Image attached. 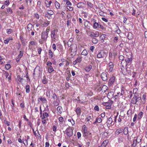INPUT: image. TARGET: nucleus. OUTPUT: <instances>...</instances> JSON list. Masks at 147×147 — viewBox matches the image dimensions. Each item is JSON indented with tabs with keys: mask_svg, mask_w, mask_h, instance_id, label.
<instances>
[{
	"mask_svg": "<svg viewBox=\"0 0 147 147\" xmlns=\"http://www.w3.org/2000/svg\"><path fill=\"white\" fill-rule=\"evenodd\" d=\"M123 131V129L121 128H119L115 131V134L117 135H118L120 134Z\"/></svg>",
	"mask_w": 147,
	"mask_h": 147,
	"instance_id": "obj_17",
	"label": "nucleus"
},
{
	"mask_svg": "<svg viewBox=\"0 0 147 147\" xmlns=\"http://www.w3.org/2000/svg\"><path fill=\"white\" fill-rule=\"evenodd\" d=\"M42 51V49L41 47H39L37 49V51L39 54L40 55L41 53V52Z\"/></svg>",
	"mask_w": 147,
	"mask_h": 147,
	"instance_id": "obj_56",
	"label": "nucleus"
},
{
	"mask_svg": "<svg viewBox=\"0 0 147 147\" xmlns=\"http://www.w3.org/2000/svg\"><path fill=\"white\" fill-rule=\"evenodd\" d=\"M9 1L6 0L5 1L4 5L7 6L9 5Z\"/></svg>",
	"mask_w": 147,
	"mask_h": 147,
	"instance_id": "obj_60",
	"label": "nucleus"
},
{
	"mask_svg": "<svg viewBox=\"0 0 147 147\" xmlns=\"http://www.w3.org/2000/svg\"><path fill=\"white\" fill-rule=\"evenodd\" d=\"M58 50L61 52L63 51V47L61 45L59 44L57 45Z\"/></svg>",
	"mask_w": 147,
	"mask_h": 147,
	"instance_id": "obj_19",
	"label": "nucleus"
},
{
	"mask_svg": "<svg viewBox=\"0 0 147 147\" xmlns=\"http://www.w3.org/2000/svg\"><path fill=\"white\" fill-rule=\"evenodd\" d=\"M45 109L43 111V113L42 114V117H40L41 118H42L43 119H46L49 116V114L45 112Z\"/></svg>",
	"mask_w": 147,
	"mask_h": 147,
	"instance_id": "obj_12",
	"label": "nucleus"
},
{
	"mask_svg": "<svg viewBox=\"0 0 147 147\" xmlns=\"http://www.w3.org/2000/svg\"><path fill=\"white\" fill-rule=\"evenodd\" d=\"M138 90V88H134L133 92V93L134 95H136L137 94V92Z\"/></svg>",
	"mask_w": 147,
	"mask_h": 147,
	"instance_id": "obj_40",
	"label": "nucleus"
},
{
	"mask_svg": "<svg viewBox=\"0 0 147 147\" xmlns=\"http://www.w3.org/2000/svg\"><path fill=\"white\" fill-rule=\"evenodd\" d=\"M13 32L12 29L10 28L7 29L6 30V33L8 34H10Z\"/></svg>",
	"mask_w": 147,
	"mask_h": 147,
	"instance_id": "obj_45",
	"label": "nucleus"
},
{
	"mask_svg": "<svg viewBox=\"0 0 147 147\" xmlns=\"http://www.w3.org/2000/svg\"><path fill=\"white\" fill-rule=\"evenodd\" d=\"M62 107L60 106H59L57 109V111L58 112V113L61 114L62 113Z\"/></svg>",
	"mask_w": 147,
	"mask_h": 147,
	"instance_id": "obj_23",
	"label": "nucleus"
},
{
	"mask_svg": "<svg viewBox=\"0 0 147 147\" xmlns=\"http://www.w3.org/2000/svg\"><path fill=\"white\" fill-rule=\"evenodd\" d=\"M47 3L46 2V4H47L46 6L47 7H49L50 6L51 4L52 3V1H47Z\"/></svg>",
	"mask_w": 147,
	"mask_h": 147,
	"instance_id": "obj_53",
	"label": "nucleus"
},
{
	"mask_svg": "<svg viewBox=\"0 0 147 147\" xmlns=\"http://www.w3.org/2000/svg\"><path fill=\"white\" fill-rule=\"evenodd\" d=\"M116 80L115 77L113 76L111 77L109 79L108 83V86H113Z\"/></svg>",
	"mask_w": 147,
	"mask_h": 147,
	"instance_id": "obj_6",
	"label": "nucleus"
},
{
	"mask_svg": "<svg viewBox=\"0 0 147 147\" xmlns=\"http://www.w3.org/2000/svg\"><path fill=\"white\" fill-rule=\"evenodd\" d=\"M102 121V119L100 117H97L96 120L95 121L94 123V124H95L96 123H100Z\"/></svg>",
	"mask_w": 147,
	"mask_h": 147,
	"instance_id": "obj_28",
	"label": "nucleus"
},
{
	"mask_svg": "<svg viewBox=\"0 0 147 147\" xmlns=\"http://www.w3.org/2000/svg\"><path fill=\"white\" fill-rule=\"evenodd\" d=\"M48 71L49 73H51L53 71H54V70L52 66L49 67L48 68Z\"/></svg>",
	"mask_w": 147,
	"mask_h": 147,
	"instance_id": "obj_39",
	"label": "nucleus"
},
{
	"mask_svg": "<svg viewBox=\"0 0 147 147\" xmlns=\"http://www.w3.org/2000/svg\"><path fill=\"white\" fill-rule=\"evenodd\" d=\"M39 99L40 100L45 103L47 101V99L45 98H42L41 97H40Z\"/></svg>",
	"mask_w": 147,
	"mask_h": 147,
	"instance_id": "obj_46",
	"label": "nucleus"
},
{
	"mask_svg": "<svg viewBox=\"0 0 147 147\" xmlns=\"http://www.w3.org/2000/svg\"><path fill=\"white\" fill-rule=\"evenodd\" d=\"M107 96L109 98H111L113 96V94L111 92H109L107 94Z\"/></svg>",
	"mask_w": 147,
	"mask_h": 147,
	"instance_id": "obj_36",
	"label": "nucleus"
},
{
	"mask_svg": "<svg viewBox=\"0 0 147 147\" xmlns=\"http://www.w3.org/2000/svg\"><path fill=\"white\" fill-rule=\"evenodd\" d=\"M123 133L124 135H127L128 132V127H125L124 129H123Z\"/></svg>",
	"mask_w": 147,
	"mask_h": 147,
	"instance_id": "obj_26",
	"label": "nucleus"
},
{
	"mask_svg": "<svg viewBox=\"0 0 147 147\" xmlns=\"http://www.w3.org/2000/svg\"><path fill=\"white\" fill-rule=\"evenodd\" d=\"M50 23V21L46 20L42 24L43 27H46Z\"/></svg>",
	"mask_w": 147,
	"mask_h": 147,
	"instance_id": "obj_20",
	"label": "nucleus"
},
{
	"mask_svg": "<svg viewBox=\"0 0 147 147\" xmlns=\"http://www.w3.org/2000/svg\"><path fill=\"white\" fill-rule=\"evenodd\" d=\"M114 66V64L112 62H110L109 63L108 67L110 72H111L113 71Z\"/></svg>",
	"mask_w": 147,
	"mask_h": 147,
	"instance_id": "obj_11",
	"label": "nucleus"
},
{
	"mask_svg": "<svg viewBox=\"0 0 147 147\" xmlns=\"http://www.w3.org/2000/svg\"><path fill=\"white\" fill-rule=\"evenodd\" d=\"M59 121L60 122V124H62L64 121V119L63 117H61L58 118Z\"/></svg>",
	"mask_w": 147,
	"mask_h": 147,
	"instance_id": "obj_37",
	"label": "nucleus"
},
{
	"mask_svg": "<svg viewBox=\"0 0 147 147\" xmlns=\"http://www.w3.org/2000/svg\"><path fill=\"white\" fill-rule=\"evenodd\" d=\"M101 77L102 80L105 81L107 80V74L105 72H103L101 74Z\"/></svg>",
	"mask_w": 147,
	"mask_h": 147,
	"instance_id": "obj_10",
	"label": "nucleus"
},
{
	"mask_svg": "<svg viewBox=\"0 0 147 147\" xmlns=\"http://www.w3.org/2000/svg\"><path fill=\"white\" fill-rule=\"evenodd\" d=\"M143 113L142 112H140L138 115V118L139 119H141L143 115Z\"/></svg>",
	"mask_w": 147,
	"mask_h": 147,
	"instance_id": "obj_43",
	"label": "nucleus"
},
{
	"mask_svg": "<svg viewBox=\"0 0 147 147\" xmlns=\"http://www.w3.org/2000/svg\"><path fill=\"white\" fill-rule=\"evenodd\" d=\"M2 71L3 74L4 75L6 78H7L8 77V76L9 75V73L8 72L4 71V70H3Z\"/></svg>",
	"mask_w": 147,
	"mask_h": 147,
	"instance_id": "obj_44",
	"label": "nucleus"
},
{
	"mask_svg": "<svg viewBox=\"0 0 147 147\" xmlns=\"http://www.w3.org/2000/svg\"><path fill=\"white\" fill-rule=\"evenodd\" d=\"M46 93L47 96L48 97V98H49L50 97V91L48 89H47V92H46Z\"/></svg>",
	"mask_w": 147,
	"mask_h": 147,
	"instance_id": "obj_50",
	"label": "nucleus"
},
{
	"mask_svg": "<svg viewBox=\"0 0 147 147\" xmlns=\"http://www.w3.org/2000/svg\"><path fill=\"white\" fill-rule=\"evenodd\" d=\"M130 57H127L125 59V60L126 63L125 64L126 66H127L128 64L131 62L132 60V57L131 55Z\"/></svg>",
	"mask_w": 147,
	"mask_h": 147,
	"instance_id": "obj_9",
	"label": "nucleus"
},
{
	"mask_svg": "<svg viewBox=\"0 0 147 147\" xmlns=\"http://www.w3.org/2000/svg\"><path fill=\"white\" fill-rule=\"evenodd\" d=\"M46 13H48L49 14V15H53L54 13V12L53 11L50 10H47Z\"/></svg>",
	"mask_w": 147,
	"mask_h": 147,
	"instance_id": "obj_48",
	"label": "nucleus"
},
{
	"mask_svg": "<svg viewBox=\"0 0 147 147\" xmlns=\"http://www.w3.org/2000/svg\"><path fill=\"white\" fill-rule=\"evenodd\" d=\"M51 16V15H50L49 14L47 13H45V16L49 20L50 19L52 18Z\"/></svg>",
	"mask_w": 147,
	"mask_h": 147,
	"instance_id": "obj_41",
	"label": "nucleus"
},
{
	"mask_svg": "<svg viewBox=\"0 0 147 147\" xmlns=\"http://www.w3.org/2000/svg\"><path fill=\"white\" fill-rule=\"evenodd\" d=\"M33 27V25L31 23H29L27 25V29L29 31L32 30V29Z\"/></svg>",
	"mask_w": 147,
	"mask_h": 147,
	"instance_id": "obj_18",
	"label": "nucleus"
},
{
	"mask_svg": "<svg viewBox=\"0 0 147 147\" xmlns=\"http://www.w3.org/2000/svg\"><path fill=\"white\" fill-rule=\"evenodd\" d=\"M113 122L112 119L111 117H109L107 119V123L109 125L111 124Z\"/></svg>",
	"mask_w": 147,
	"mask_h": 147,
	"instance_id": "obj_21",
	"label": "nucleus"
},
{
	"mask_svg": "<svg viewBox=\"0 0 147 147\" xmlns=\"http://www.w3.org/2000/svg\"><path fill=\"white\" fill-rule=\"evenodd\" d=\"M92 66L91 65H88L85 69V70L87 71H89L92 69Z\"/></svg>",
	"mask_w": 147,
	"mask_h": 147,
	"instance_id": "obj_31",
	"label": "nucleus"
},
{
	"mask_svg": "<svg viewBox=\"0 0 147 147\" xmlns=\"http://www.w3.org/2000/svg\"><path fill=\"white\" fill-rule=\"evenodd\" d=\"M19 53V54L18 56V57L21 58L23 55V52L20 51Z\"/></svg>",
	"mask_w": 147,
	"mask_h": 147,
	"instance_id": "obj_54",
	"label": "nucleus"
},
{
	"mask_svg": "<svg viewBox=\"0 0 147 147\" xmlns=\"http://www.w3.org/2000/svg\"><path fill=\"white\" fill-rule=\"evenodd\" d=\"M64 134H65L67 136L69 137L71 136L73 134V130L70 127L67 128L65 131H63Z\"/></svg>",
	"mask_w": 147,
	"mask_h": 147,
	"instance_id": "obj_4",
	"label": "nucleus"
},
{
	"mask_svg": "<svg viewBox=\"0 0 147 147\" xmlns=\"http://www.w3.org/2000/svg\"><path fill=\"white\" fill-rule=\"evenodd\" d=\"M88 53L86 49H84L83 50V51L81 53V54L82 55L86 56L87 55Z\"/></svg>",
	"mask_w": 147,
	"mask_h": 147,
	"instance_id": "obj_42",
	"label": "nucleus"
},
{
	"mask_svg": "<svg viewBox=\"0 0 147 147\" xmlns=\"http://www.w3.org/2000/svg\"><path fill=\"white\" fill-rule=\"evenodd\" d=\"M17 80L19 82H20L22 80H23V78H21L20 76L18 75L17 77Z\"/></svg>",
	"mask_w": 147,
	"mask_h": 147,
	"instance_id": "obj_49",
	"label": "nucleus"
},
{
	"mask_svg": "<svg viewBox=\"0 0 147 147\" xmlns=\"http://www.w3.org/2000/svg\"><path fill=\"white\" fill-rule=\"evenodd\" d=\"M68 121L69 122H70L71 123L72 125H74L75 124L74 121L73 119H68Z\"/></svg>",
	"mask_w": 147,
	"mask_h": 147,
	"instance_id": "obj_51",
	"label": "nucleus"
},
{
	"mask_svg": "<svg viewBox=\"0 0 147 147\" xmlns=\"http://www.w3.org/2000/svg\"><path fill=\"white\" fill-rule=\"evenodd\" d=\"M92 43L96 44L98 43V40L96 38H93L92 39Z\"/></svg>",
	"mask_w": 147,
	"mask_h": 147,
	"instance_id": "obj_33",
	"label": "nucleus"
},
{
	"mask_svg": "<svg viewBox=\"0 0 147 147\" xmlns=\"http://www.w3.org/2000/svg\"><path fill=\"white\" fill-rule=\"evenodd\" d=\"M106 36L105 34H102L100 36V40L102 42H104Z\"/></svg>",
	"mask_w": 147,
	"mask_h": 147,
	"instance_id": "obj_14",
	"label": "nucleus"
},
{
	"mask_svg": "<svg viewBox=\"0 0 147 147\" xmlns=\"http://www.w3.org/2000/svg\"><path fill=\"white\" fill-rule=\"evenodd\" d=\"M26 92L27 93H29L30 92V86L29 85L27 84L25 87Z\"/></svg>",
	"mask_w": 147,
	"mask_h": 147,
	"instance_id": "obj_27",
	"label": "nucleus"
},
{
	"mask_svg": "<svg viewBox=\"0 0 147 147\" xmlns=\"http://www.w3.org/2000/svg\"><path fill=\"white\" fill-rule=\"evenodd\" d=\"M34 16L36 19H39V16L37 13H34Z\"/></svg>",
	"mask_w": 147,
	"mask_h": 147,
	"instance_id": "obj_52",
	"label": "nucleus"
},
{
	"mask_svg": "<svg viewBox=\"0 0 147 147\" xmlns=\"http://www.w3.org/2000/svg\"><path fill=\"white\" fill-rule=\"evenodd\" d=\"M94 109L96 111H99V107L97 105H96V106L94 108Z\"/></svg>",
	"mask_w": 147,
	"mask_h": 147,
	"instance_id": "obj_62",
	"label": "nucleus"
},
{
	"mask_svg": "<svg viewBox=\"0 0 147 147\" xmlns=\"http://www.w3.org/2000/svg\"><path fill=\"white\" fill-rule=\"evenodd\" d=\"M123 137L122 136H120L118 138V142L119 143H121L123 142Z\"/></svg>",
	"mask_w": 147,
	"mask_h": 147,
	"instance_id": "obj_29",
	"label": "nucleus"
},
{
	"mask_svg": "<svg viewBox=\"0 0 147 147\" xmlns=\"http://www.w3.org/2000/svg\"><path fill=\"white\" fill-rule=\"evenodd\" d=\"M142 101L141 98L139 96L137 97L136 95H134L133 97L131 100V102L134 104H137L141 103Z\"/></svg>",
	"mask_w": 147,
	"mask_h": 147,
	"instance_id": "obj_1",
	"label": "nucleus"
},
{
	"mask_svg": "<svg viewBox=\"0 0 147 147\" xmlns=\"http://www.w3.org/2000/svg\"><path fill=\"white\" fill-rule=\"evenodd\" d=\"M93 27L94 28H96L99 26V25L98 23L96 22L95 19H93Z\"/></svg>",
	"mask_w": 147,
	"mask_h": 147,
	"instance_id": "obj_16",
	"label": "nucleus"
},
{
	"mask_svg": "<svg viewBox=\"0 0 147 147\" xmlns=\"http://www.w3.org/2000/svg\"><path fill=\"white\" fill-rule=\"evenodd\" d=\"M48 33L47 32H43L41 34V38L44 40L46 41L48 37Z\"/></svg>",
	"mask_w": 147,
	"mask_h": 147,
	"instance_id": "obj_8",
	"label": "nucleus"
},
{
	"mask_svg": "<svg viewBox=\"0 0 147 147\" xmlns=\"http://www.w3.org/2000/svg\"><path fill=\"white\" fill-rule=\"evenodd\" d=\"M7 11L9 14H11L13 13V11L11 8L10 7H8L6 9Z\"/></svg>",
	"mask_w": 147,
	"mask_h": 147,
	"instance_id": "obj_32",
	"label": "nucleus"
},
{
	"mask_svg": "<svg viewBox=\"0 0 147 147\" xmlns=\"http://www.w3.org/2000/svg\"><path fill=\"white\" fill-rule=\"evenodd\" d=\"M129 98H131L133 96V92L131 90L129 91Z\"/></svg>",
	"mask_w": 147,
	"mask_h": 147,
	"instance_id": "obj_57",
	"label": "nucleus"
},
{
	"mask_svg": "<svg viewBox=\"0 0 147 147\" xmlns=\"http://www.w3.org/2000/svg\"><path fill=\"white\" fill-rule=\"evenodd\" d=\"M11 65L9 64H7L5 65V67L6 69L8 70L11 68Z\"/></svg>",
	"mask_w": 147,
	"mask_h": 147,
	"instance_id": "obj_47",
	"label": "nucleus"
},
{
	"mask_svg": "<svg viewBox=\"0 0 147 147\" xmlns=\"http://www.w3.org/2000/svg\"><path fill=\"white\" fill-rule=\"evenodd\" d=\"M113 103V101L111 100H109L107 102H103L102 103V105L106 107V108L107 109H110L111 108V105Z\"/></svg>",
	"mask_w": 147,
	"mask_h": 147,
	"instance_id": "obj_5",
	"label": "nucleus"
},
{
	"mask_svg": "<svg viewBox=\"0 0 147 147\" xmlns=\"http://www.w3.org/2000/svg\"><path fill=\"white\" fill-rule=\"evenodd\" d=\"M48 55L50 59H52L53 56V53L51 49L49 50L48 52Z\"/></svg>",
	"mask_w": 147,
	"mask_h": 147,
	"instance_id": "obj_25",
	"label": "nucleus"
},
{
	"mask_svg": "<svg viewBox=\"0 0 147 147\" xmlns=\"http://www.w3.org/2000/svg\"><path fill=\"white\" fill-rule=\"evenodd\" d=\"M136 137H134L135 139L134 140L133 143L132 144V146L133 147H135L136 145L137 139H136Z\"/></svg>",
	"mask_w": 147,
	"mask_h": 147,
	"instance_id": "obj_30",
	"label": "nucleus"
},
{
	"mask_svg": "<svg viewBox=\"0 0 147 147\" xmlns=\"http://www.w3.org/2000/svg\"><path fill=\"white\" fill-rule=\"evenodd\" d=\"M58 31L54 30L51 32V37L52 40H54L56 39V34L57 33Z\"/></svg>",
	"mask_w": 147,
	"mask_h": 147,
	"instance_id": "obj_7",
	"label": "nucleus"
},
{
	"mask_svg": "<svg viewBox=\"0 0 147 147\" xmlns=\"http://www.w3.org/2000/svg\"><path fill=\"white\" fill-rule=\"evenodd\" d=\"M4 122L7 125L9 126L10 125V122L9 121H8L6 120H4Z\"/></svg>",
	"mask_w": 147,
	"mask_h": 147,
	"instance_id": "obj_61",
	"label": "nucleus"
},
{
	"mask_svg": "<svg viewBox=\"0 0 147 147\" xmlns=\"http://www.w3.org/2000/svg\"><path fill=\"white\" fill-rule=\"evenodd\" d=\"M52 47L53 50L55 51L57 49V47L55 44H53L52 45Z\"/></svg>",
	"mask_w": 147,
	"mask_h": 147,
	"instance_id": "obj_55",
	"label": "nucleus"
},
{
	"mask_svg": "<svg viewBox=\"0 0 147 147\" xmlns=\"http://www.w3.org/2000/svg\"><path fill=\"white\" fill-rule=\"evenodd\" d=\"M75 111L78 116L80 115L81 114V109L79 107H76Z\"/></svg>",
	"mask_w": 147,
	"mask_h": 147,
	"instance_id": "obj_13",
	"label": "nucleus"
},
{
	"mask_svg": "<svg viewBox=\"0 0 147 147\" xmlns=\"http://www.w3.org/2000/svg\"><path fill=\"white\" fill-rule=\"evenodd\" d=\"M67 8L69 11H71L73 10V7H71L69 6H67Z\"/></svg>",
	"mask_w": 147,
	"mask_h": 147,
	"instance_id": "obj_59",
	"label": "nucleus"
},
{
	"mask_svg": "<svg viewBox=\"0 0 147 147\" xmlns=\"http://www.w3.org/2000/svg\"><path fill=\"white\" fill-rule=\"evenodd\" d=\"M77 7L79 8H82L84 7V4L83 3H79L77 4Z\"/></svg>",
	"mask_w": 147,
	"mask_h": 147,
	"instance_id": "obj_24",
	"label": "nucleus"
},
{
	"mask_svg": "<svg viewBox=\"0 0 147 147\" xmlns=\"http://www.w3.org/2000/svg\"><path fill=\"white\" fill-rule=\"evenodd\" d=\"M132 34L130 32H127V37L128 39L130 40L132 38Z\"/></svg>",
	"mask_w": 147,
	"mask_h": 147,
	"instance_id": "obj_35",
	"label": "nucleus"
},
{
	"mask_svg": "<svg viewBox=\"0 0 147 147\" xmlns=\"http://www.w3.org/2000/svg\"><path fill=\"white\" fill-rule=\"evenodd\" d=\"M107 53L103 50H101L98 51L97 57L99 59L103 58L107 56Z\"/></svg>",
	"mask_w": 147,
	"mask_h": 147,
	"instance_id": "obj_3",
	"label": "nucleus"
},
{
	"mask_svg": "<svg viewBox=\"0 0 147 147\" xmlns=\"http://www.w3.org/2000/svg\"><path fill=\"white\" fill-rule=\"evenodd\" d=\"M42 119V122L43 124H45L46 123V119H43L41 118Z\"/></svg>",
	"mask_w": 147,
	"mask_h": 147,
	"instance_id": "obj_63",
	"label": "nucleus"
},
{
	"mask_svg": "<svg viewBox=\"0 0 147 147\" xmlns=\"http://www.w3.org/2000/svg\"><path fill=\"white\" fill-rule=\"evenodd\" d=\"M137 117V114H135L134 115V117L133 119V122H134L136 121V120Z\"/></svg>",
	"mask_w": 147,
	"mask_h": 147,
	"instance_id": "obj_64",
	"label": "nucleus"
},
{
	"mask_svg": "<svg viewBox=\"0 0 147 147\" xmlns=\"http://www.w3.org/2000/svg\"><path fill=\"white\" fill-rule=\"evenodd\" d=\"M125 57L124 56H123L122 55H120L119 56V59L120 60L123 61L124 60Z\"/></svg>",
	"mask_w": 147,
	"mask_h": 147,
	"instance_id": "obj_58",
	"label": "nucleus"
},
{
	"mask_svg": "<svg viewBox=\"0 0 147 147\" xmlns=\"http://www.w3.org/2000/svg\"><path fill=\"white\" fill-rule=\"evenodd\" d=\"M13 40V38L11 37H9L5 40L4 41V43L5 44H8L10 40Z\"/></svg>",
	"mask_w": 147,
	"mask_h": 147,
	"instance_id": "obj_22",
	"label": "nucleus"
},
{
	"mask_svg": "<svg viewBox=\"0 0 147 147\" xmlns=\"http://www.w3.org/2000/svg\"><path fill=\"white\" fill-rule=\"evenodd\" d=\"M109 142L108 140H104L101 144V147H105Z\"/></svg>",
	"mask_w": 147,
	"mask_h": 147,
	"instance_id": "obj_15",
	"label": "nucleus"
},
{
	"mask_svg": "<svg viewBox=\"0 0 147 147\" xmlns=\"http://www.w3.org/2000/svg\"><path fill=\"white\" fill-rule=\"evenodd\" d=\"M55 5L56 8L57 9H59L60 8V4L57 1H56L55 3Z\"/></svg>",
	"mask_w": 147,
	"mask_h": 147,
	"instance_id": "obj_38",
	"label": "nucleus"
},
{
	"mask_svg": "<svg viewBox=\"0 0 147 147\" xmlns=\"http://www.w3.org/2000/svg\"><path fill=\"white\" fill-rule=\"evenodd\" d=\"M82 131L83 133V136H88L91 137L92 134L87 129V128L85 125H83L82 127Z\"/></svg>",
	"mask_w": 147,
	"mask_h": 147,
	"instance_id": "obj_2",
	"label": "nucleus"
},
{
	"mask_svg": "<svg viewBox=\"0 0 147 147\" xmlns=\"http://www.w3.org/2000/svg\"><path fill=\"white\" fill-rule=\"evenodd\" d=\"M82 57L80 56H79L75 60L78 63H80L82 61Z\"/></svg>",
	"mask_w": 147,
	"mask_h": 147,
	"instance_id": "obj_34",
	"label": "nucleus"
}]
</instances>
